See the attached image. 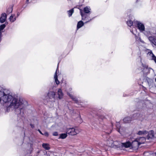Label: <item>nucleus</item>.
<instances>
[{
	"instance_id": "obj_13",
	"label": "nucleus",
	"mask_w": 156,
	"mask_h": 156,
	"mask_svg": "<svg viewBox=\"0 0 156 156\" xmlns=\"http://www.w3.org/2000/svg\"><path fill=\"white\" fill-rule=\"evenodd\" d=\"M42 146L44 148L47 150H48L50 148L49 144H43Z\"/></svg>"
},
{
	"instance_id": "obj_17",
	"label": "nucleus",
	"mask_w": 156,
	"mask_h": 156,
	"mask_svg": "<svg viewBox=\"0 0 156 156\" xmlns=\"http://www.w3.org/2000/svg\"><path fill=\"white\" fill-rule=\"evenodd\" d=\"M149 40L154 44V42L155 41V40L156 39H155L152 36L149 37L148 38Z\"/></svg>"
},
{
	"instance_id": "obj_9",
	"label": "nucleus",
	"mask_w": 156,
	"mask_h": 156,
	"mask_svg": "<svg viewBox=\"0 0 156 156\" xmlns=\"http://www.w3.org/2000/svg\"><path fill=\"white\" fill-rule=\"evenodd\" d=\"M136 139H137V141L140 145L144 144L146 141V138L144 137H141L139 138H137Z\"/></svg>"
},
{
	"instance_id": "obj_6",
	"label": "nucleus",
	"mask_w": 156,
	"mask_h": 156,
	"mask_svg": "<svg viewBox=\"0 0 156 156\" xmlns=\"http://www.w3.org/2000/svg\"><path fill=\"white\" fill-rule=\"evenodd\" d=\"M137 23V27L138 29L141 31H143L144 30L145 27L144 26L142 23L138 22Z\"/></svg>"
},
{
	"instance_id": "obj_12",
	"label": "nucleus",
	"mask_w": 156,
	"mask_h": 156,
	"mask_svg": "<svg viewBox=\"0 0 156 156\" xmlns=\"http://www.w3.org/2000/svg\"><path fill=\"white\" fill-rule=\"evenodd\" d=\"M58 98L59 99H62L63 97V94L61 89H59L58 91Z\"/></svg>"
},
{
	"instance_id": "obj_21",
	"label": "nucleus",
	"mask_w": 156,
	"mask_h": 156,
	"mask_svg": "<svg viewBox=\"0 0 156 156\" xmlns=\"http://www.w3.org/2000/svg\"><path fill=\"white\" fill-rule=\"evenodd\" d=\"M74 12L73 9H72L68 11V14L69 17L71 16Z\"/></svg>"
},
{
	"instance_id": "obj_20",
	"label": "nucleus",
	"mask_w": 156,
	"mask_h": 156,
	"mask_svg": "<svg viewBox=\"0 0 156 156\" xmlns=\"http://www.w3.org/2000/svg\"><path fill=\"white\" fill-rule=\"evenodd\" d=\"M68 95L73 101L76 102L78 101V100L76 97H73L72 95L69 94Z\"/></svg>"
},
{
	"instance_id": "obj_1",
	"label": "nucleus",
	"mask_w": 156,
	"mask_h": 156,
	"mask_svg": "<svg viewBox=\"0 0 156 156\" xmlns=\"http://www.w3.org/2000/svg\"><path fill=\"white\" fill-rule=\"evenodd\" d=\"M0 96L4 102H9L10 103L7 108L8 109L11 108L12 110L19 108L20 109H22L24 107L22 99H18L9 94H6L3 91H0Z\"/></svg>"
},
{
	"instance_id": "obj_32",
	"label": "nucleus",
	"mask_w": 156,
	"mask_h": 156,
	"mask_svg": "<svg viewBox=\"0 0 156 156\" xmlns=\"http://www.w3.org/2000/svg\"><path fill=\"white\" fill-rule=\"evenodd\" d=\"M0 91H2L0 90ZM2 99H1V97L0 96V101H1Z\"/></svg>"
},
{
	"instance_id": "obj_26",
	"label": "nucleus",
	"mask_w": 156,
	"mask_h": 156,
	"mask_svg": "<svg viewBox=\"0 0 156 156\" xmlns=\"http://www.w3.org/2000/svg\"><path fill=\"white\" fill-rule=\"evenodd\" d=\"M46 136H48V134L47 132H45L43 134Z\"/></svg>"
},
{
	"instance_id": "obj_25",
	"label": "nucleus",
	"mask_w": 156,
	"mask_h": 156,
	"mask_svg": "<svg viewBox=\"0 0 156 156\" xmlns=\"http://www.w3.org/2000/svg\"><path fill=\"white\" fill-rule=\"evenodd\" d=\"M9 20L10 21L13 22L16 20V18H13V16H11L9 17Z\"/></svg>"
},
{
	"instance_id": "obj_35",
	"label": "nucleus",
	"mask_w": 156,
	"mask_h": 156,
	"mask_svg": "<svg viewBox=\"0 0 156 156\" xmlns=\"http://www.w3.org/2000/svg\"><path fill=\"white\" fill-rule=\"evenodd\" d=\"M31 125V127H33V126L32 125Z\"/></svg>"
},
{
	"instance_id": "obj_23",
	"label": "nucleus",
	"mask_w": 156,
	"mask_h": 156,
	"mask_svg": "<svg viewBox=\"0 0 156 156\" xmlns=\"http://www.w3.org/2000/svg\"><path fill=\"white\" fill-rule=\"evenodd\" d=\"M12 7H9L7 11V14H9L12 12Z\"/></svg>"
},
{
	"instance_id": "obj_16",
	"label": "nucleus",
	"mask_w": 156,
	"mask_h": 156,
	"mask_svg": "<svg viewBox=\"0 0 156 156\" xmlns=\"http://www.w3.org/2000/svg\"><path fill=\"white\" fill-rule=\"evenodd\" d=\"M150 55L152 57V59L156 63V57L155 56L152 52H150Z\"/></svg>"
},
{
	"instance_id": "obj_5",
	"label": "nucleus",
	"mask_w": 156,
	"mask_h": 156,
	"mask_svg": "<svg viewBox=\"0 0 156 156\" xmlns=\"http://www.w3.org/2000/svg\"><path fill=\"white\" fill-rule=\"evenodd\" d=\"M7 18V15L5 13H2L0 18V22L2 23L5 22Z\"/></svg>"
},
{
	"instance_id": "obj_24",
	"label": "nucleus",
	"mask_w": 156,
	"mask_h": 156,
	"mask_svg": "<svg viewBox=\"0 0 156 156\" xmlns=\"http://www.w3.org/2000/svg\"><path fill=\"white\" fill-rule=\"evenodd\" d=\"M127 24L129 26L131 27L133 25V22L131 20H129L127 22Z\"/></svg>"
},
{
	"instance_id": "obj_19",
	"label": "nucleus",
	"mask_w": 156,
	"mask_h": 156,
	"mask_svg": "<svg viewBox=\"0 0 156 156\" xmlns=\"http://www.w3.org/2000/svg\"><path fill=\"white\" fill-rule=\"evenodd\" d=\"M81 16H82V20H87V15L85 13H83V14H82Z\"/></svg>"
},
{
	"instance_id": "obj_14",
	"label": "nucleus",
	"mask_w": 156,
	"mask_h": 156,
	"mask_svg": "<svg viewBox=\"0 0 156 156\" xmlns=\"http://www.w3.org/2000/svg\"><path fill=\"white\" fill-rule=\"evenodd\" d=\"M83 24L84 23L82 21H79L77 24V28H80L83 25Z\"/></svg>"
},
{
	"instance_id": "obj_28",
	"label": "nucleus",
	"mask_w": 156,
	"mask_h": 156,
	"mask_svg": "<svg viewBox=\"0 0 156 156\" xmlns=\"http://www.w3.org/2000/svg\"><path fill=\"white\" fill-rule=\"evenodd\" d=\"M80 14H81V15H82V14H83V10L81 9H80Z\"/></svg>"
},
{
	"instance_id": "obj_30",
	"label": "nucleus",
	"mask_w": 156,
	"mask_h": 156,
	"mask_svg": "<svg viewBox=\"0 0 156 156\" xmlns=\"http://www.w3.org/2000/svg\"><path fill=\"white\" fill-rule=\"evenodd\" d=\"M38 131L42 135L43 134L42 133L41 131L39 129L38 130Z\"/></svg>"
},
{
	"instance_id": "obj_33",
	"label": "nucleus",
	"mask_w": 156,
	"mask_h": 156,
	"mask_svg": "<svg viewBox=\"0 0 156 156\" xmlns=\"http://www.w3.org/2000/svg\"><path fill=\"white\" fill-rule=\"evenodd\" d=\"M2 35V33L1 32H0V37H1Z\"/></svg>"
},
{
	"instance_id": "obj_15",
	"label": "nucleus",
	"mask_w": 156,
	"mask_h": 156,
	"mask_svg": "<svg viewBox=\"0 0 156 156\" xmlns=\"http://www.w3.org/2000/svg\"><path fill=\"white\" fill-rule=\"evenodd\" d=\"M90 9L87 6L84 9V11L86 13H88L90 12Z\"/></svg>"
},
{
	"instance_id": "obj_11",
	"label": "nucleus",
	"mask_w": 156,
	"mask_h": 156,
	"mask_svg": "<svg viewBox=\"0 0 156 156\" xmlns=\"http://www.w3.org/2000/svg\"><path fill=\"white\" fill-rule=\"evenodd\" d=\"M132 120V119L131 117H127L124 118L123 121L125 123H128L130 122Z\"/></svg>"
},
{
	"instance_id": "obj_29",
	"label": "nucleus",
	"mask_w": 156,
	"mask_h": 156,
	"mask_svg": "<svg viewBox=\"0 0 156 156\" xmlns=\"http://www.w3.org/2000/svg\"><path fill=\"white\" fill-rule=\"evenodd\" d=\"M154 45H156V39L155 40V41H154Z\"/></svg>"
},
{
	"instance_id": "obj_34",
	"label": "nucleus",
	"mask_w": 156,
	"mask_h": 156,
	"mask_svg": "<svg viewBox=\"0 0 156 156\" xmlns=\"http://www.w3.org/2000/svg\"><path fill=\"white\" fill-rule=\"evenodd\" d=\"M29 1V0H27L26 2H28V1Z\"/></svg>"
},
{
	"instance_id": "obj_8",
	"label": "nucleus",
	"mask_w": 156,
	"mask_h": 156,
	"mask_svg": "<svg viewBox=\"0 0 156 156\" xmlns=\"http://www.w3.org/2000/svg\"><path fill=\"white\" fill-rule=\"evenodd\" d=\"M55 95V92L52 91L49 92L48 94V96L50 99H54Z\"/></svg>"
},
{
	"instance_id": "obj_31",
	"label": "nucleus",
	"mask_w": 156,
	"mask_h": 156,
	"mask_svg": "<svg viewBox=\"0 0 156 156\" xmlns=\"http://www.w3.org/2000/svg\"><path fill=\"white\" fill-rule=\"evenodd\" d=\"M91 20V19L88 20V21H87L86 22H85V23H87L88 22L90 21Z\"/></svg>"
},
{
	"instance_id": "obj_7",
	"label": "nucleus",
	"mask_w": 156,
	"mask_h": 156,
	"mask_svg": "<svg viewBox=\"0 0 156 156\" xmlns=\"http://www.w3.org/2000/svg\"><path fill=\"white\" fill-rule=\"evenodd\" d=\"M154 136V132L153 130H151L148 132V134L147 136V139H152Z\"/></svg>"
},
{
	"instance_id": "obj_37",
	"label": "nucleus",
	"mask_w": 156,
	"mask_h": 156,
	"mask_svg": "<svg viewBox=\"0 0 156 156\" xmlns=\"http://www.w3.org/2000/svg\"><path fill=\"white\" fill-rule=\"evenodd\" d=\"M155 81L156 82V78H155Z\"/></svg>"
},
{
	"instance_id": "obj_27",
	"label": "nucleus",
	"mask_w": 156,
	"mask_h": 156,
	"mask_svg": "<svg viewBox=\"0 0 156 156\" xmlns=\"http://www.w3.org/2000/svg\"><path fill=\"white\" fill-rule=\"evenodd\" d=\"M53 135L54 136H57L58 135V133L57 132H55L53 133Z\"/></svg>"
},
{
	"instance_id": "obj_38",
	"label": "nucleus",
	"mask_w": 156,
	"mask_h": 156,
	"mask_svg": "<svg viewBox=\"0 0 156 156\" xmlns=\"http://www.w3.org/2000/svg\"><path fill=\"white\" fill-rule=\"evenodd\" d=\"M155 154H156V153H155Z\"/></svg>"
},
{
	"instance_id": "obj_2",
	"label": "nucleus",
	"mask_w": 156,
	"mask_h": 156,
	"mask_svg": "<svg viewBox=\"0 0 156 156\" xmlns=\"http://www.w3.org/2000/svg\"><path fill=\"white\" fill-rule=\"evenodd\" d=\"M79 130L77 127L68 128L67 129V133L70 135H74L79 133Z\"/></svg>"
},
{
	"instance_id": "obj_3",
	"label": "nucleus",
	"mask_w": 156,
	"mask_h": 156,
	"mask_svg": "<svg viewBox=\"0 0 156 156\" xmlns=\"http://www.w3.org/2000/svg\"><path fill=\"white\" fill-rule=\"evenodd\" d=\"M140 145L139 143L137 141V139H136L131 143L132 148L135 150H136L138 149Z\"/></svg>"
},
{
	"instance_id": "obj_18",
	"label": "nucleus",
	"mask_w": 156,
	"mask_h": 156,
	"mask_svg": "<svg viewBox=\"0 0 156 156\" xmlns=\"http://www.w3.org/2000/svg\"><path fill=\"white\" fill-rule=\"evenodd\" d=\"M147 132L146 130L144 131H138L137 134L138 135H142V134H146Z\"/></svg>"
},
{
	"instance_id": "obj_36",
	"label": "nucleus",
	"mask_w": 156,
	"mask_h": 156,
	"mask_svg": "<svg viewBox=\"0 0 156 156\" xmlns=\"http://www.w3.org/2000/svg\"><path fill=\"white\" fill-rule=\"evenodd\" d=\"M155 36L156 37V32L155 33Z\"/></svg>"
},
{
	"instance_id": "obj_10",
	"label": "nucleus",
	"mask_w": 156,
	"mask_h": 156,
	"mask_svg": "<svg viewBox=\"0 0 156 156\" xmlns=\"http://www.w3.org/2000/svg\"><path fill=\"white\" fill-rule=\"evenodd\" d=\"M58 70V67L57 68L56 71L55 73V75H54V79L55 80V81L56 84L57 85L59 84V82L58 80V77L57 76V71Z\"/></svg>"
},
{
	"instance_id": "obj_22",
	"label": "nucleus",
	"mask_w": 156,
	"mask_h": 156,
	"mask_svg": "<svg viewBox=\"0 0 156 156\" xmlns=\"http://www.w3.org/2000/svg\"><path fill=\"white\" fill-rule=\"evenodd\" d=\"M67 136V135L66 133L62 134L60 135L59 138L61 139H65Z\"/></svg>"
},
{
	"instance_id": "obj_4",
	"label": "nucleus",
	"mask_w": 156,
	"mask_h": 156,
	"mask_svg": "<svg viewBox=\"0 0 156 156\" xmlns=\"http://www.w3.org/2000/svg\"><path fill=\"white\" fill-rule=\"evenodd\" d=\"M119 146L124 147L126 148L130 147H131V143L129 141L125 143H120Z\"/></svg>"
}]
</instances>
